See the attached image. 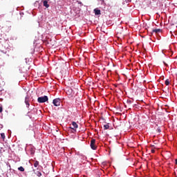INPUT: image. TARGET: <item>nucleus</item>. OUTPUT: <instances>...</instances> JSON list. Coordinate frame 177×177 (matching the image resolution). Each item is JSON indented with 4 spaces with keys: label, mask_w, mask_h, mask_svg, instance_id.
I'll list each match as a JSON object with an SVG mask.
<instances>
[{
    "label": "nucleus",
    "mask_w": 177,
    "mask_h": 177,
    "mask_svg": "<svg viewBox=\"0 0 177 177\" xmlns=\"http://www.w3.org/2000/svg\"><path fill=\"white\" fill-rule=\"evenodd\" d=\"M43 5L45 8H49V5L48 4V1L45 0L43 1Z\"/></svg>",
    "instance_id": "obj_7"
},
{
    "label": "nucleus",
    "mask_w": 177,
    "mask_h": 177,
    "mask_svg": "<svg viewBox=\"0 0 177 177\" xmlns=\"http://www.w3.org/2000/svg\"><path fill=\"white\" fill-rule=\"evenodd\" d=\"M60 102H61L60 98H55L53 100V104H54V106L57 107L60 106Z\"/></svg>",
    "instance_id": "obj_2"
},
{
    "label": "nucleus",
    "mask_w": 177,
    "mask_h": 177,
    "mask_svg": "<svg viewBox=\"0 0 177 177\" xmlns=\"http://www.w3.org/2000/svg\"><path fill=\"white\" fill-rule=\"evenodd\" d=\"M25 103L26 104L27 109H29L30 108V100H28V97H25Z\"/></svg>",
    "instance_id": "obj_5"
},
{
    "label": "nucleus",
    "mask_w": 177,
    "mask_h": 177,
    "mask_svg": "<svg viewBox=\"0 0 177 177\" xmlns=\"http://www.w3.org/2000/svg\"><path fill=\"white\" fill-rule=\"evenodd\" d=\"M109 128H110V125L109 124L104 125V129H109Z\"/></svg>",
    "instance_id": "obj_13"
},
{
    "label": "nucleus",
    "mask_w": 177,
    "mask_h": 177,
    "mask_svg": "<svg viewBox=\"0 0 177 177\" xmlns=\"http://www.w3.org/2000/svg\"><path fill=\"white\" fill-rule=\"evenodd\" d=\"M129 103H131V101H129Z\"/></svg>",
    "instance_id": "obj_21"
},
{
    "label": "nucleus",
    "mask_w": 177,
    "mask_h": 177,
    "mask_svg": "<svg viewBox=\"0 0 177 177\" xmlns=\"http://www.w3.org/2000/svg\"><path fill=\"white\" fill-rule=\"evenodd\" d=\"M71 129H73V131L75 132L77 128H78V124L75 122H72V127H70Z\"/></svg>",
    "instance_id": "obj_4"
},
{
    "label": "nucleus",
    "mask_w": 177,
    "mask_h": 177,
    "mask_svg": "<svg viewBox=\"0 0 177 177\" xmlns=\"http://www.w3.org/2000/svg\"><path fill=\"white\" fill-rule=\"evenodd\" d=\"M2 107L1 106H0V113H2Z\"/></svg>",
    "instance_id": "obj_17"
},
{
    "label": "nucleus",
    "mask_w": 177,
    "mask_h": 177,
    "mask_svg": "<svg viewBox=\"0 0 177 177\" xmlns=\"http://www.w3.org/2000/svg\"><path fill=\"white\" fill-rule=\"evenodd\" d=\"M95 143H96V140L95 139H92L91 140V148L93 149V150H96V145H95Z\"/></svg>",
    "instance_id": "obj_3"
},
{
    "label": "nucleus",
    "mask_w": 177,
    "mask_h": 177,
    "mask_svg": "<svg viewBox=\"0 0 177 177\" xmlns=\"http://www.w3.org/2000/svg\"><path fill=\"white\" fill-rule=\"evenodd\" d=\"M158 132H161V129H158Z\"/></svg>",
    "instance_id": "obj_18"
},
{
    "label": "nucleus",
    "mask_w": 177,
    "mask_h": 177,
    "mask_svg": "<svg viewBox=\"0 0 177 177\" xmlns=\"http://www.w3.org/2000/svg\"><path fill=\"white\" fill-rule=\"evenodd\" d=\"M1 136L2 139H5V133H1Z\"/></svg>",
    "instance_id": "obj_15"
},
{
    "label": "nucleus",
    "mask_w": 177,
    "mask_h": 177,
    "mask_svg": "<svg viewBox=\"0 0 177 177\" xmlns=\"http://www.w3.org/2000/svg\"><path fill=\"white\" fill-rule=\"evenodd\" d=\"M94 12H95V15L96 16L100 15V10L95 9V10H94Z\"/></svg>",
    "instance_id": "obj_9"
},
{
    "label": "nucleus",
    "mask_w": 177,
    "mask_h": 177,
    "mask_svg": "<svg viewBox=\"0 0 177 177\" xmlns=\"http://www.w3.org/2000/svg\"><path fill=\"white\" fill-rule=\"evenodd\" d=\"M18 171H20L21 172H24V167H19V168H18Z\"/></svg>",
    "instance_id": "obj_11"
},
{
    "label": "nucleus",
    "mask_w": 177,
    "mask_h": 177,
    "mask_svg": "<svg viewBox=\"0 0 177 177\" xmlns=\"http://www.w3.org/2000/svg\"><path fill=\"white\" fill-rule=\"evenodd\" d=\"M78 3H80V5H82V2H78Z\"/></svg>",
    "instance_id": "obj_20"
},
{
    "label": "nucleus",
    "mask_w": 177,
    "mask_h": 177,
    "mask_svg": "<svg viewBox=\"0 0 177 177\" xmlns=\"http://www.w3.org/2000/svg\"><path fill=\"white\" fill-rule=\"evenodd\" d=\"M176 165H177V159L175 160Z\"/></svg>",
    "instance_id": "obj_19"
},
{
    "label": "nucleus",
    "mask_w": 177,
    "mask_h": 177,
    "mask_svg": "<svg viewBox=\"0 0 177 177\" xmlns=\"http://www.w3.org/2000/svg\"><path fill=\"white\" fill-rule=\"evenodd\" d=\"M151 153H156V150H154V149H151Z\"/></svg>",
    "instance_id": "obj_16"
},
{
    "label": "nucleus",
    "mask_w": 177,
    "mask_h": 177,
    "mask_svg": "<svg viewBox=\"0 0 177 177\" xmlns=\"http://www.w3.org/2000/svg\"><path fill=\"white\" fill-rule=\"evenodd\" d=\"M38 165H39V162L35 161V163H34V167L35 168H37V167H38Z\"/></svg>",
    "instance_id": "obj_12"
},
{
    "label": "nucleus",
    "mask_w": 177,
    "mask_h": 177,
    "mask_svg": "<svg viewBox=\"0 0 177 177\" xmlns=\"http://www.w3.org/2000/svg\"><path fill=\"white\" fill-rule=\"evenodd\" d=\"M98 2L99 3H101V5L106 6V3H104V0H98Z\"/></svg>",
    "instance_id": "obj_10"
},
{
    "label": "nucleus",
    "mask_w": 177,
    "mask_h": 177,
    "mask_svg": "<svg viewBox=\"0 0 177 177\" xmlns=\"http://www.w3.org/2000/svg\"><path fill=\"white\" fill-rule=\"evenodd\" d=\"M152 32H155V34H158V32H161V29H153Z\"/></svg>",
    "instance_id": "obj_8"
},
{
    "label": "nucleus",
    "mask_w": 177,
    "mask_h": 177,
    "mask_svg": "<svg viewBox=\"0 0 177 177\" xmlns=\"http://www.w3.org/2000/svg\"><path fill=\"white\" fill-rule=\"evenodd\" d=\"M48 100H49V98L46 95L39 97L37 98L38 103H45L46 102H48Z\"/></svg>",
    "instance_id": "obj_1"
},
{
    "label": "nucleus",
    "mask_w": 177,
    "mask_h": 177,
    "mask_svg": "<svg viewBox=\"0 0 177 177\" xmlns=\"http://www.w3.org/2000/svg\"><path fill=\"white\" fill-rule=\"evenodd\" d=\"M35 175H37V176H42V173H41V171H35V169H33Z\"/></svg>",
    "instance_id": "obj_6"
},
{
    "label": "nucleus",
    "mask_w": 177,
    "mask_h": 177,
    "mask_svg": "<svg viewBox=\"0 0 177 177\" xmlns=\"http://www.w3.org/2000/svg\"><path fill=\"white\" fill-rule=\"evenodd\" d=\"M165 84L167 86L169 85V79L166 80Z\"/></svg>",
    "instance_id": "obj_14"
}]
</instances>
